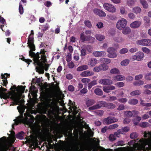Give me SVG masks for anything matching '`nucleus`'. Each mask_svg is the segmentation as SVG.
<instances>
[{
    "label": "nucleus",
    "mask_w": 151,
    "mask_h": 151,
    "mask_svg": "<svg viewBox=\"0 0 151 151\" xmlns=\"http://www.w3.org/2000/svg\"><path fill=\"white\" fill-rule=\"evenodd\" d=\"M29 55L33 58V63L35 66L37 65L36 67V71L39 74H43L44 73L43 70V65L47 62V60L45 55H43L41 56V58L39 52L36 53L35 52L29 51Z\"/></svg>",
    "instance_id": "nucleus-1"
},
{
    "label": "nucleus",
    "mask_w": 151,
    "mask_h": 151,
    "mask_svg": "<svg viewBox=\"0 0 151 151\" xmlns=\"http://www.w3.org/2000/svg\"><path fill=\"white\" fill-rule=\"evenodd\" d=\"M7 90L6 89L2 88V86L0 88V97L1 99H6L10 98L13 101V105H18L23 101L22 100H20V97L14 93V91H9L7 93H4Z\"/></svg>",
    "instance_id": "nucleus-2"
},
{
    "label": "nucleus",
    "mask_w": 151,
    "mask_h": 151,
    "mask_svg": "<svg viewBox=\"0 0 151 151\" xmlns=\"http://www.w3.org/2000/svg\"><path fill=\"white\" fill-rule=\"evenodd\" d=\"M144 136L145 138H142L139 140V144H138L137 149L139 151H144L146 149L145 146L148 145L151 139V132L145 131L144 132Z\"/></svg>",
    "instance_id": "nucleus-3"
},
{
    "label": "nucleus",
    "mask_w": 151,
    "mask_h": 151,
    "mask_svg": "<svg viewBox=\"0 0 151 151\" xmlns=\"http://www.w3.org/2000/svg\"><path fill=\"white\" fill-rule=\"evenodd\" d=\"M34 37L29 36L28 38L27 44L30 50L29 51L33 52L35 50V46L34 44Z\"/></svg>",
    "instance_id": "nucleus-4"
},
{
    "label": "nucleus",
    "mask_w": 151,
    "mask_h": 151,
    "mask_svg": "<svg viewBox=\"0 0 151 151\" xmlns=\"http://www.w3.org/2000/svg\"><path fill=\"white\" fill-rule=\"evenodd\" d=\"M106 102L103 101H99L98 104L94 105L88 108L89 110H94L99 109L102 107H105Z\"/></svg>",
    "instance_id": "nucleus-5"
},
{
    "label": "nucleus",
    "mask_w": 151,
    "mask_h": 151,
    "mask_svg": "<svg viewBox=\"0 0 151 151\" xmlns=\"http://www.w3.org/2000/svg\"><path fill=\"white\" fill-rule=\"evenodd\" d=\"M127 23V21L126 19L124 18L121 19L117 22L116 27L118 29L122 30L126 27Z\"/></svg>",
    "instance_id": "nucleus-6"
},
{
    "label": "nucleus",
    "mask_w": 151,
    "mask_h": 151,
    "mask_svg": "<svg viewBox=\"0 0 151 151\" xmlns=\"http://www.w3.org/2000/svg\"><path fill=\"white\" fill-rule=\"evenodd\" d=\"M107 52L109 53L107 56L111 58H115L117 56L116 50L113 47H110L107 49Z\"/></svg>",
    "instance_id": "nucleus-7"
},
{
    "label": "nucleus",
    "mask_w": 151,
    "mask_h": 151,
    "mask_svg": "<svg viewBox=\"0 0 151 151\" xmlns=\"http://www.w3.org/2000/svg\"><path fill=\"white\" fill-rule=\"evenodd\" d=\"M104 9L110 12H116V9L112 4L107 3H105L103 5Z\"/></svg>",
    "instance_id": "nucleus-8"
},
{
    "label": "nucleus",
    "mask_w": 151,
    "mask_h": 151,
    "mask_svg": "<svg viewBox=\"0 0 151 151\" xmlns=\"http://www.w3.org/2000/svg\"><path fill=\"white\" fill-rule=\"evenodd\" d=\"M144 56V54L142 52H139L136 53V55L132 56V59L134 61L136 60L139 61L142 60Z\"/></svg>",
    "instance_id": "nucleus-9"
},
{
    "label": "nucleus",
    "mask_w": 151,
    "mask_h": 151,
    "mask_svg": "<svg viewBox=\"0 0 151 151\" xmlns=\"http://www.w3.org/2000/svg\"><path fill=\"white\" fill-rule=\"evenodd\" d=\"M118 119L115 118L113 117L109 116L105 119L104 120V123L106 124H109L112 123L116 122Z\"/></svg>",
    "instance_id": "nucleus-10"
},
{
    "label": "nucleus",
    "mask_w": 151,
    "mask_h": 151,
    "mask_svg": "<svg viewBox=\"0 0 151 151\" xmlns=\"http://www.w3.org/2000/svg\"><path fill=\"white\" fill-rule=\"evenodd\" d=\"M99 83L100 84L104 85H109L112 84L113 82L111 80L109 79H103L99 80Z\"/></svg>",
    "instance_id": "nucleus-11"
},
{
    "label": "nucleus",
    "mask_w": 151,
    "mask_h": 151,
    "mask_svg": "<svg viewBox=\"0 0 151 151\" xmlns=\"http://www.w3.org/2000/svg\"><path fill=\"white\" fill-rule=\"evenodd\" d=\"M93 12L95 14L99 17H104L106 16V14L104 12L98 9H94Z\"/></svg>",
    "instance_id": "nucleus-12"
},
{
    "label": "nucleus",
    "mask_w": 151,
    "mask_h": 151,
    "mask_svg": "<svg viewBox=\"0 0 151 151\" xmlns=\"http://www.w3.org/2000/svg\"><path fill=\"white\" fill-rule=\"evenodd\" d=\"M141 24V22L139 21H136L131 23L130 27L133 29H137L139 28Z\"/></svg>",
    "instance_id": "nucleus-13"
},
{
    "label": "nucleus",
    "mask_w": 151,
    "mask_h": 151,
    "mask_svg": "<svg viewBox=\"0 0 151 151\" xmlns=\"http://www.w3.org/2000/svg\"><path fill=\"white\" fill-rule=\"evenodd\" d=\"M115 87L113 86L110 85L107 86L103 87V91L107 93H109L111 92V91L115 89Z\"/></svg>",
    "instance_id": "nucleus-14"
},
{
    "label": "nucleus",
    "mask_w": 151,
    "mask_h": 151,
    "mask_svg": "<svg viewBox=\"0 0 151 151\" xmlns=\"http://www.w3.org/2000/svg\"><path fill=\"white\" fill-rule=\"evenodd\" d=\"M94 74L93 72L88 70L84 71L81 73L80 75L82 77H88Z\"/></svg>",
    "instance_id": "nucleus-15"
},
{
    "label": "nucleus",
    "mask_w": 151,
    "mask_h": 151,
    "mask_svg": "<svg viewBox=\"0 0 151 151\" xmlns=\"http://www.w3.org/2000/svg\"><path fill=\"white\" fill-rule=\"evenodd\" d=\"M97 63V60L95 58L90 59L88 62V64L90 66L92 67L95 66Z\"/></svg>",
    "instance_id": "nucleus-16"
},
{
    "label": "nucleus",
    "mask_w": 151,
    "mask_h": 151,
    "mask_svg": "<svg viewBox=\"0 0 151 151\" xmlns=\"http://www.w3.org/2000/svg\"><path fill=\"white\" fill-rule=\"evenodd\" d=\"M94 56L96 57L104 56L106 54V52L104 51H96L93 53Z\"/></svg>",
    "instance_id": "nucleus-17"
},
{
    "label": "nucleus",
    "mask_w": 151,
    "mask_h": 151,
    "mask_svg": "<svg viewBox=\"0 0 151 151\" xmlns=\"http://www.w3.org/2000/svg\"><path fill=\"white\" fill-rule=\"evenodd\" d=\"M5 75L6 74H3V73H1V79H2V81H3L2 83H1V84L3 86H6L8 83V81L7 79V77L5 76Z\"/></svg>",
    "instance_id": "nucleus-18"
},
{
    "label": "nucleus",
    "mask_w": 151,
    "mask_h": 151,
    "mask_svg": "<svg viewBox=\"0 0 151 151\" xmlns=\"http://www.w3.org/2000/svg\"><path fill=\"white\" fill-rule=\"evenodd\" d=\"M95 103V101L93 99H88L86 101V105L87 107H89Z\"/></svg>",
    "instance_id": "nucleus-19"
},
{
    "label": "nucleus",
    "mask_w": 151,
    "mask_h": 151,
    "mask_svg": "<svg viewBox=\"0 0 151 151\" xmlns=\"http://www.w3.org/2000/svg\"><path fill=\"white\" fill-rule=\"evenodd\" d=\"M122 33L125 35H128L131 32L130 28L128 27H125L122 29Z\"/></svg>",
    "instance_id": "nucleus-20"
},
{
    "label": "nucleus",
    "mask_w": 151,
    "mask_h": 151,
    "mask_svg": "<svg viewBox=\"0 0 151 151\" xmlns=\"http://www.w3.org/2000/svg\"><path fill=\"white\" fill-rule=\"evenodd\" d=\"M114 79L116 81H122L125 79V77L122 75H118L114 77Z\"/></svg>",
    "instance_id": "nucleus-21"
},
{
    "label": "nucleus",
    "mask_w": 151,
    "mask_h": 151,
    "mask_svg": "<svg viewBox=\"0 0 151 151\" xmlns=\"http://www.w3.org/2000/svg\"><path fill=\"white\" fill-rule=\"evenodd\" d=\"M88 68V65H83L78 67L77 68V70L78 71H81L83 70H87Z\"/></svg>",
    "instance_id": "nucleus-22"
},
{
    "label": "nucleus",
    "mask_w": 151,
    "mask_h": 151,
    "mask_svg": "<svg viewBox=\"0 0 151 151\" xmlns=\"http://www.w3.org/2000/svg\"><path fill=\"white\" fill-rule=\"evenodd\" d=\"M97 83L96 80H93L88 83V90H90L93 86L96 85Z\"/></svg>",
    "instance_id": "nucleus-23"
},
{
    "label": "nucleus",
    "mask_w": 151,
    "mask_h": 151,
    "mask_svg": "<svg viewBox=\"0 0 151 151\" xmlns=\"http://www.w3.org/2000/svg\"><path fill=\"white\" fill-rule=\"evenodd\" d=\"M115 105L113 103H106L105 108L108 109H113L115 108Z\"/></svg>",
    "instance_id": "nucleus-24"
},
{
    "label": "nucleus",
    "mask_w": 151,
    "mask_h": 151,
    "mask_svg": "<svg viewBox=\"0 0 151 151\" xmlns=\"http://www.w3.org/2000/svg\"><path fill=\"white\" fill-rule=\"evenodd\" d=\"M88 36H86L83 33H82L80 35V39L82 42H84L85 41H88Z\"/></svg>",
    "instance_id": "nucleus-25"
},
{
    "label": "nucleus",
    "mask_w": 151,
    "mask_h": 151,
    "mask_svg": "<svg viewBox=\"0 0 151 151\" xmlns=\"http://www.w3.org/2000/svg\"><path fill=\"white\" fill-rule=\"evenodd\" d=\"M138 112L136 111H133L132 112L130 111H127L126 112L127 115L129 117H131L133 115V114H138Z\"/></svg>",
    "instance_id": "nucleus-26"
},
{
    "label": "nucleus",
    "mask_w": 151,
    "mask_h": 151,
    "mask_svg": "<svg viewBox=\"0 0 151 151\" xmlns=\"http://www.w3.org/2000/svg\"><path fill=\"white\" fill-rule=\"evenodd\" d=\"M147 39H143L138 40L137 42V43L138 45H141L146 46L147 43Z\"/></svg>",
    "instance_id": "nucleus-27"
},
{
    "label": "nucleus",
    "mask_w": 151,
    "mask_h": 151,
    "mask_svg": "<svg viewBox=\"0 0 151 151\" xmlns=\"http://www.w3.org/2000/svg\"><path fill=\"white\" fill-rule=\"evenodd\" d=\"M119 129L121 130V134H124L129 131V128L128 127H124Z\"/></svg>",
    "instance_id": "nucleus-28"
},
{
    "label": "nucleus",
    "mask_w": 151,
    "mask_h": 151,
    "mask_svg": "<svg viewBox=\"0 0 151 151\" xmlns=\"http://www.w3.org/2000/svg\"><path fill=\"white\" fill-rule=\"evenodd\" d=\"M141 93V91L139 90H137L131 92L130 95L132 96H137L140 95Z\"/></svg>",
    "instance_id": "nucleus-29"
},
{
    "label": "nucleus",
    "mask_w": 151,
    "mask_h": 151,
    "mask_svg": "<svg viewBox=\"0 0 151 151\" xmlns=\"http://www.w3.org/2000/svg\"><path fill=\"white\" fill-rule=\"evenodd\" d=\"M94 93L98 96H101L103 94V92L102 90L99 88H96L94 90Z\"/></svg>",
    "instance_id": "nucleus-30"
},
{
    "label": "nucleus",
    "mask_w": 151,
    "mask_h": 151,
    "mask_svg": "<svg viewBox=\"0 0 151 151\" xmlns=\"http://www.w3.org/2000/svg\"><path fill=\"white\" fill-rule=\"evenodd\" d=\"M140 3L145 9H147L148 8V4L145 0H140Z\"/></svg>",
    "instance_id": "nucleus-31"
},
{
    "label": "nucleus",
    "mask_w": 151,
    "mask_h": 151,
    "mask_svg": "<svg viewBox=\"0 0 151 151\" xmlns=\"http://www.w3.org/2000/svg\"><path fill=\"white\" fill-rule=\"evenodd\" d=\"M138 100L136 99H132L129 100V104L131 105H136L138 103Z\"/></svg>",
    "instance_id": "nucleus-32"
},
{
    "label": "nucleus",
    "mask_w": 151,
    "mask_h": 151,
    "mask_svg": "<svg viewBox=\"0 0 151 151\" xmlns=\"http://www.w3.org/2000/svg\"><path fill=\"white\" fill-rule=\"evenodd\" d=\"M96 39L99 41H102L105 39V37L100 34H97L95 35Z\"/></svg>",
    "instance_id": "nucleus-33"
},
{
    "label": "nucleus",
    "mask_w": 151,
    "mask_h": 151,
    "mask_svg": "<svg viewBox=\"0 0 151 151\" xmlns=\"http://www.w3.org/2000/svg\"><path fill=\"white\" fill-rule=\"evenodd\" d=\"M113 39L115 41L118 42H121L124 40L122 37H115Z\"/></svg>",
    "instance_id": "nucleus-34"
},
{
    "label": "nucleus",
    "mask_w": 151,
    "mask_h": 151,
    "mask_svg": "<svg viewBox=\"0 0 151 151\" xmlns=\"http://www.w3.org/2000/svg\"><path fill=\"white\" fill-rule=\"evenodd\" d=\"M133 84L135 86H140L144 84V82L142 80H139L134 82Z\"/></svg>",
    "instance_id": "nucleus-35"
},
{
    "label": "nucleus",
    "mask_w": 151,
    "mask_h": 151,
    "mask_svg": "<svg viewBox=\"0 0 151 151\" xmlns=\"http://www.w3.org/2000/svg\"><path fill=\"white\" fill-rule=\"evenodd\" d=\"M141 117L139 116H137L135 118L133 119V122L135 125H137L139 123V122L141 120Z\"/></svg>",
    "instance_id": "nucleus-36"
},
{
    "label": "nucleus",
    "mask_w": 151,
    "mask_h": 151,
    "mask_svg": "<svg viewBox=\"0 0 151 151\" xmlns=\"http://www.w3.org/2000/svg\"><path fill=\"white\" fill-rule=\"evenodd\" d=\"M24 132L23 131H21L19 132L16 135V137L17 138H19L20 139H22L23 138V136L24 135Z\"/></svg>",
    "instance_id": "nucleus-37"
},
{
    "label": "nucleus",
    "mask_w": 151,
    "mask_h": 151,
    "mask_svg": "<svg viewBox=\"0 0 151 151\" xmlns=\"http://www.w3.org/2000/svg\"><path fill=\"white\" fill-rule=\"evenodd\" d=\"M141 11V9L138 6L134 7L132 9V12L137 14L140 13Z\"/></svg>",
    "instance_id": "nucleus-38"
},
{
    "label": "nucleus",
    "mask_w": 151,
    "mask_h": 151,
    "mask_svg": "<svg viewBox=\"0 0 151 151\" xmlns=\"http://www.w3.org/2000/svg\"><path fill=\"white\" fill-rule=\"evenodd\" d=\"M14 121L15 122L14 123V124L16 125H17L21 122V118L20 116H19L16 119H14Z\"/></svg>",
    "instance_id": "nucleus-39"
},
{
    "label": "nucleus",
    "mask_w": 151,
    "mask_h": 151,
    "mask_svg": "<svg viewBox=\"0 0 151 151\" xmlns=\"http://www.w3.org/2000/svg\"><path fill=\"white\" fill-rule=\"evenodd\" d=\"M110 73L111 74H116L119 73L120 72L119 69L117 68H114L110 70Z\"/></svg>",
    "instance_id": "nucleus-40"
},
{
    "label": "nucleus",
    "mask_w": 151,
    "mask_h": 151,
    "mask_svg": "<svg viewBox=\"0 0 151 151\" xmlns=\"http://www.w3.org/2000/svg\"><path fill=\"white\" fill-rule=\"evenodd\" d=\"M101 67V65L98 66H96L93 68V70L95 72H99L102 70Z\"/></svg>",
    "instance_id": "nucleus-41"
},
{
    "label": "nucleus",
    "mask_w": 151,
    "mask_h": 151,
    "mask_svg": "<svg viewBox=\"0 0 151 151\" xmlns=\"http://www.w3.org/2000/svg\"><path fill=\"white\" fill-rule=\"evenodd\" d=\"M84 24L86 26L89 28H91L92 27V24L91 22L88 20H86L85 21Z\"/></svg>",
    "instance_id": "nucleus-42"
},
{
    "label": "nucleus",
    "mask_w": 151,
    "mask_h": 151,
    "mask_svg": "<svg viewBox=\"0 0 151 151\" xmlns=\"http://www.w3.org/2000/svg\"><path fill=\"white\" fill-rule=\"evenodd\" d=\"M128 51V49L124 48L121 49L119 51V53L122 54H124L127 53Z\"/></svg>",
    "instance_id": "nucleus-43"
},
{
    "label": "nucleus",
    "mask_w": 151,
    "mask_h": 151,
    "mask_svg": "<svg viewBox=\"0 0 151 151\" xmlns=\"http://www.w3.org/2000/svg\"><path fill=\"white\" fill-rule=\"evenodd\" d=\"M101 68L102 70H106L108 68V66L106 64L103 63L102 64H101Z\"/></svg>",
    "instance_id": "nucleus-44"
},
{
    "label": "nucleus",
    "mask_w": 151,
    "mask_h": 151,
    "mask_svg": "<svg viewBox=\"0 0 151 151\" xmlns=\"http://www.w3.org/2000/svg\"><path fill=\"white\" fill-rule=\"evenodd\" d=\"M129 63V60L127 59H126L122 61L121 63V64L122 65L126 66Z\"/></svg>",
    "instance_id": "nucleus-45"
},
{
    "label": "nucleus",
    "mask_w": 151,
    "mask_h": 151,
    "mask_svg": "<svg viewBox=\"0 0 151 151\" xmlns=\"http://www.w3.org/2000/svg\"><path fill=\"white\" fill-rule=\"evenodd\" d=\"M18 88L19 87H17L15 85H14L12 86L10 88V89L11 90V91H14V93H15V94H16L17 95L16 93H15V90L17 91H19V88Z\"/></svg>",
    "instance_id": "nucleus-46"
},
{
    "label": "nucleus",
    "mask_w": 151,
    "mask_h": 151,
    "mask_svg": "<svg viewBox=\"0 0 151 151\" xmlns=\"http://www.w3.org/2000/svg\"><path fill=\"white\" fill-rule=\"evenodd\" d=\"M21 60L27 63L28 64V65L30 63L32 62V61L31 60L29 59H25L23 56H22V58H21Z\"/></svg>",
    "instance_id": "nucleus-47"
},
{
    "label": "nucleus",
    "mask_w": 151,
    "mask_h": 151,
    "mask_svg": "<svg viewBox=\"0 0 151 151\" xmlns=\"http://www.w3.org/2000/svg\"><path fill=\"white\" fill-rule=\"evenodd\" d=\"M130 137L131 139H134L137 137L138 134L136 132H133L131 134Z\"/></svg>",
    "instance_id": "nucleus-48"
},
{
    "label": "nucleus",
    "mask_w": 151,
    "mask_h": 151,
    "mask_svg": "<svg viewBox=\"0 0 151 151\" xmlns=\"http://www.w3.org/2000/svg\"><path fill=\"white\" fill-rule=\"evenodd\" d=\"M115 85L118 88H121L124 86V83L123 82H120L116 83L115 84Z\"/></svg>",
    "instance_id": "nucleus-49"
},
{
    "label": "nucleus",
    "mask_w": 151,
    "mask_h": 151,
    "mask_svg": "<svg viewBox=\"0 0 151 151\" xmlns=\"http://www.w3.org/2000/svg\"><path fill=\"white\" fill-rule=\"evenodd\" d=\"M119 102L120 103H125L127 101V99L126 98H122L119 99H118Z\"/></svg>",
    "instance_id": "nucleus-50"
},
{
    "label": "nucleus",
    "mask_w": 151,
    "mask_h": 151,
    "mask_svg": "<svg viewBox=\"0 0 151 151\" xmlns=\"http://www.w3.org/2000/svg\"><path fill=\"white\" fill-rule=\"evenodd\" d=\"M101 61L103 62H104L106 63V64H109L110 63L111 60L110 59L106 58H102L101 59Z\"/></svg>",
    "instance_id": "nucleus-51"
},
{
    "label": "nucleus",
    "mask_w": 151,
    "mask_h": 151,
    "mask_svg": "<svg viewBox=\"0 0 151 151\" xmlns=\"http://www.w3.org/2000/svg\"><path fill=\"white\" fill-rule=\"evenodd\" d=\"M145 78L147 80H151V73H147L145 76Z\"/></svg>",
    "instance_id": "nucleus-52"
},
{
    "label": "nucleus",
    "mask_w": 151,
    "mask_h": 151,
    "mask_svg": "<svg viewBox=\"0 0 151 151\" xmlns=\"http://www.w3.org/2000/svg\"><path fill=\"white\" fill-rule=\"evenodd\" d=\"M88 41L89 43H93L95 40V38L94 37L90 36H88Z\"/></svg>",
    "instance_id": "nucleus-53"
},
{
    "label": "nucleus",
    "mask_w": 151,
    "mask_h": 151,
    "mask_svg": "<svg viewBox=\"0 0 151 151\" xmlns=\"http://www.w3.org/2000/svg\"><path fill=\"white\" fill-rule=\"evenodd\" d=\"M120 134H121V132L120 130L118 129L117 130V131L114 132V135L118 137H119L121 136Z\"/></svg>",
    "instance_id": "nucleus-54"
},
{
    "label": "nucleus",
    "mask_w": 151,
    "mask_h": 151,
    "mask_svg": "<svg viewBox=\"0 0 151 151\" xmlns=\"http://www.w3.org/2000/svg\"><path fill=\"white\" fill-rule=\"evenodd\" d=\"M125 109L124 105L123 104H120L119 105L117 109L119 111Z\"/></svg>",
    "instance_id": "nucleus-55"
},
{
    "label": "nucleus",
    "mask_w": 151,
    "mask_h": 151,
    "mask_svg": "<svg viewBox=\"0 0 151 151\" xmlns=\"http://www.w3.org/2000/svg\"><path fill=\"white\" fill-rule=\"evenodd\" d=\"M118 126V124H115L109 125V129H113L117 127Z\"/></svg>",
    "instance_id": "nucleus-56"
},
{
    "label": "nucleus",
    "mask_w": 151,
    "mask_h": 151,
    "mask_svg": "<svg viewBox=\"0 0 151 151\" xmlns=\"http://www.w3.org/2000/svg\"><path fill=\"white\" fill-rule=\"evenodd\" d=\"M120 10L121 13L122 14H126L127 13V12L125 11V8L123 7H121L120 8Z\"/></svg>",
    "instance_id": "nucleus-57"
},
{
    "label": "nucleus",
    "mask_w": 151,
    "mask_h": 151,
    "mask_svg": "<svg viewBox=\"0 0 151 151\" xmlns=\"http://www.w3.org/2000/svg\"><path fill=\"white\" fill-rule=\"evenodd\" d=\"M128 17L129 18L131 19H133L135 17V15L132 12L129 13L128 14Z\"/></svg>",
    "instance_id": "nucleus-58"
},
{
    "label": "nucleus",
    "mask_w": 151,
    "mask_h": 151,
    "mask_svg": "<svg viewBox=\"0 0 151 151\" xmlns=\"http://www.w3.org/2000/svg\"><path fill=\"white\" fill-rule=\"evenodd\" d=\"M50 64H46L45 63L43 65V70L44 71V70L45 71H47L49 68Z\"/></svg>",
    "instance_id": "nucleus-59"
},
{
    "label": "nucleus",
    "mask_w": 151,
    "mask_h": 151,
    "mask_svg": "<svg viewBox=\"0 0 151 151\" xmlns=\"http://www.w3.org/2000/svg\"><path fill=\"white\" fill-rule=\"evenodd\" d=\"M142 50L144 52L147 54L149 53L150 52V50L146 47H143L142 48Z\"/></svg>",
    "instance_id": "nucleus-60"
},
{
    "label": "nucleus",
    "mask_w": 151,
    "mask_h": 151,
    "mask_svg": "<svg viewBox=\"0 0 151 151\" xmlns=\"http://www.w3.org/2000/svg\"><path fill=\"white\" fill-rule=\"evenodd\" d=\"M81 81L83 83H87L90 82V79L88 78H83Z\"/></svg>",
    "instance_id": "nucleus-61"
},
{
    "label": "nucleus",
    "mask_w": 151,
    "mask_h": 151,
    "mask_svg": "<svg viewBox=\"0 0 151 151\" xmlns=\"http://www.w3.org/2000/svg\"><path fill=\"white\" fill-rule=\"evenodd\" d=\"M143 75L142 74H139L135 77L134 79L135 80H138L142 79L143 78Z\"/></svg>",
    "instance_id": "nucleus-62"
},
{
    "label": "nucleus",
    "mask_w": 151,
    "mask_h": 151,
    "mask_svg": "<svg viewBox=\"0 0 151 151\" xmlns=\"http://www.w3.org/2000/svg\"><path fill=\"white\" fill-rule=\"evenodd\" d=\"M134 78L130 76H127L126 78V80L127 82H130L132 81L133 80Z\"/></svg>",
    "instance_id": "nucleus-63"
},
{
    "label": "nucleus",
    "mask_w": 151,
    "mask_h": 151,
    "mask_svg": "<svg viewBox=\"0 0 151 151\" xmlns=\"http://www.w3.org/2000/svg\"><path fill=\"white\" fill-rule=\"evenodd\" d=\"M68 66L69 68H73L74 67L75 65L72 61H71L69 63Z\"/></svg>",
    "instance_id": "nucleus-64"
}]
</instances>
